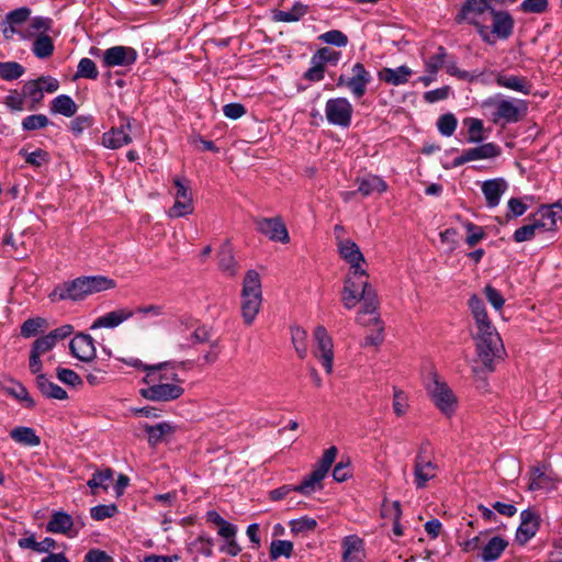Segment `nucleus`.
I'll use <instances>...</instances> for the list:
<instances>
[{
	"label": "nucleus",
	"mask_w": 562,
	"mask_h": 562,
	"mask_svg": "<svg viewBox=\"0 0 562 562\" xmlns=\"http://www.w3.org/2000/svg\"><path fill=\"white\" fill-rule=\"evenodd\" d=\"M338 254L348 265L349 273L345 279L341 301L346 308H353L359 302H363V313L372 314L378 310L379 301L374 289L368 281L367 263L359 246L351 239L338 236Z\"/></svg>",
	"instance_id": "1"
},
{
	"label": "nucleus",
	"mask_w": 562,
	"mask_h": 562,
	"mask_svg": "<svg viewBox=\"0 0 562 562\" xmlns=\"http://www.w3.org/2000/svg\"><path fill=\"white\" fill-rule=\"evenodd\" d=\"M115 283L113 280L102 276L80 277L70 282H64L57 285L49 294L52 301H79L87 295L113 289Z\"/></svg>",
	"instance_id": "2"
},
{
	"label": "nucleus",
	"mask_w": 562,
	"mask_h": 562,
	"mask_svg": "<svg viewBox=\"0 0 562 562\" xmlns=\"http://www.w3.org/2000/svg\"><path fill=\"white\" fill-rule=\"evenodd\" d=\"M482 106L492 111L491 120L494 124L502 125L519 122L528 111L527 101L501 94L484 100Z\"/></svg>",
	"instance_id": "3"
},
{
	"label": "nucleus",
	"mask_w": 562,
	"mask_h": 562,
	"mask_svg": "<svg viewBox=\"0 0 562 562\" xmlns=\"http://www.w3.org/2000/svg\"><path fill=\"white\" fill-rule=\"evenodd\" d=\"M240 297L243 319L245 324L251 325L262 303L261 280L257 271L249 270L245 274Z\"/></svg>",
	"instance_id": "4"
},
{
	"label": "nucleus",
	"mask_w": 562,
	"mask_h": 562,
	"mask_svg": "<svg viewBox=\"0 0 562 562\" xmlns=\"http://www.w3.org/2000/svg\"><path fill=\"white\" fill-rule=\"evenodd\" d=\"M492 20V30L483 24L480 20H473V25L476 27L483 42L494 45L497 40H507L514 30V20L506 11L490 10Z\"/></svg>",
	"instance_id": "5"
},
{
	"label": "nucleus",
	"mask_w": 562,
	"mask_h": 562,
	"mask_svg": "<svg viewBox=\"0 0 562 562\" xmlns=\"http://www.w3.org/2000/svg\"><path fill=\"white\" fill-rule=\"evenodd\" d=\"M474 340L479 358L492 371L494 369V360L502 359L505 353L504 345L497 330L476 333Z\"/></svg>",
	"instance_id": "6"
},
{
	"label": "nucleus",
	"mask_w": 562,
	"mask_h": 562,
	"mask_svg": "<svg viewBox=\"0 0 562 562\" xmlns=\"http://www.w3.org/2000/svg\"><path fill=\"white\" fill-rule=\"evenodd\" d=\"M427 392L436 407L446 416H451L457 408L458 402L451 389L441 381L436 373H432L426 384Z\"/></svg>",
	"instance_id": "7"
},
{
	"label": "nucleus",
	"mask_w": 562,
	"mask_h": 562,
	"mask_svg": "<svg viewBox=\"0 0 562 562\" xmlns=\"http://www.w3.org/2000/svg\"><path fill=\"white\" fill-rule=\"evenodd\" d=\"M372 81L371 74L361 63H356L351 67V75H340L337 79V87L347 88L353 98L360 99L367 93L368 86Z\"/></svg>",
	"instance_id": "8"
},
{
	"label": "nucleus",
	"mask_w": 562,
	"mask_h": 562,
	"mask_svg": "<svg viewBox=\"0 0 562 562\" xmlns=\"http://www.w3.org/2000/svg\"><path fill=\"white\" fill-rule=\"evenodd\" d=\"M353 108L347 98L328 99L325 114L329 124L347 128L351 124Z\"/></svg>",
	"instance_id": "9"
},
{
	"label": "nucleus",
	"mask_w": 562,
	"mask_h": 562,
	"mask_svg": "<svg viewBox=\"0 0 562 562\" xmlns=\"http://www.w3.org/2000/svg\"><path fill=\"white\" fill-rule=\"evenodd\" d=\"M315 347L313 355L324 367L327 374L333 372L334 344L324 326H317L313 333Z\"/></svg>",
	"instance_id": "10"
},
{
	"label": "nucleus",
	"mask_w": 562,
	"mask_h": 562,
	"mask_svg": "<svg viewBox=\"0 0 562 562\" xmlns=\"http://www.w3.org/2000/svg\"><path fill=\"white\" fill-rule=\"evenodd\" d=\"M182 382H172L164 384L148 385L140 389V395L153 402H169L179 398L184 390L181 386Z\"/></svg>",
	"instance_id": "11"
},
{
	"label": "nucleus",
	"mask_w": 562,
	"mask_h": 562,
	"mask_svg": "<svg viewBox=\"0 0 562 562\" xmlns=\"http://www.w3.org/2000/svg\"><path fill=\"white\" fill-rule=\"evenodd\" d=\"M137 52L130 46H112L103 52L102 65L108 68L130 67L137 60Z\"/></svg>",
	"instance_id": "12"
},
{
	"label": "nucleus",
	"mask_w": 562,
	"mask_h": 562,
	"mask_svg": "<svg viewBox=\"0 0 562 562\" xmlns=\"http://www.w3.org/2000/svg\"><path fill=\"white\" fill-rule=\"evenodd\" d=\"M173 184L177 189L175 193V203L169 209L168 215L177 218L189 215L193 212L192 196L190 189L179 178L173 179Z\"/></svg>",
	"instance_id": "13"
},
{
	"label": "nucleus",
	"mask_w": 562,
	"mask_h": 562,
	"mask_svg": "<svg viewBox=\"0 0 562 562\" xmlns=\"http://www.w3.org/2000/svg\"><path fill=\"white\" fill-rule=\"evenodd\" d=\"M257 229L273 241L285 244L290 240L288 229L281 217H263L256 221Z\"/></svg>",
	"instance_id": "14"
},
{
	"label": "nucleus",
	"mask_w": 562,
	"mask_h": 562,
	"mask_svg": "<svg viewBox=\"0 0 562 562\" xmlns=\"http://www.w3.org/2000/svg\"><path fill=\"white\" fill-rule=\"evenodd\" d=\"M438 465L430 459L422 456H416L414 460V484L416 488H425L428 482L437 476Z\"/></svg>",
	"instance_id": "15"
},
{
	"label": "nucleus",
	"mask_w": 562,
	"mask_h": 562,
	"mask_svg": "<svg viewBox=\"0 0 562 562\" xmlns=\"http://www.w3.org/2000/svg\"><path fill=\"white\" fill-rule=\"evenodd\" d=\"M143 382L148 385L182 382L175 368L168 363H159L146 367V375Z\"/></svg>",
	"instance_id": "16"
},
{
	"label": "nucleus",
	"mask_w": 562,
	"mask_h": 562,
	"mask_svg": "<svg viewBox=\"0 0 562 562\" xmlns=\"http://www.w3.org/2000/svg\"><path fill=\"white\" fill-rule=\"evenodd\" d=\"M495 82L498 87L524 94L529 95L532 90L531 81L524 76L507 74L504 71L495 72Z\"/></svg>",
	"instance_id": "17"
},
{
	"label": "nucleus",
	"mask_w": 562,
	"mask_h": 562,
	"mask_svg": "<svg viewBox=\"0 0 562 562\" xmlns=\"http://www.w3.org/2000/svg\"><path fill=\"white\" fill-rule=\"evenodd\" d=\"M131 130V121L124 119L120 126L112 127L102 135V145L110 149H117L128 145L132 142V136L130 135Z\"/></svg>",
	"instance_id": "18"
},
{
	"label": "nucleus",
	"mask_w": 562,
	"mask_h": 562,
	"mask_svg": "<svg viewBox=\"0 0 562 562\" xmlns=\"http://www.w3.org/2000/svg\"><path fill=\"white\" fill-rule=\"evenodd\" d=\"M69 349L74 357L83 362L95 358L97 350L93 338L88 334H78L69 342Z\"/></svg>",
	"instance_id": "19"
},
{
	"label": "nucleus",
	"mask_w": 562,
	"mask_h": 562,
	"mask_svg": "<svg viewBox=\"0 0 562 562\" xmlns=\"http://www.w3.org/2000/svg\"><path fill=\"white\" fill-rule=\"evenodd\" d=\"M469 308L476 326V333L496 330L487 315L484 302L476 295L469 300Z\"/></svg>",
	"instance_id": "20"
},
{
	"label": "nucleus",
	"mask_w": 562,
	"mask_h": 562,
	"mask_svg": "<svg viewBox=\"0 0 562 562\" xmlns=\"http://www.w3.org/2000/svg\"><path fill=\"white\" fill-rule=\"evenodd\" d=\"M520 525L516 532V541L520 544L527 543L539 528V517L530 509L522 510L520 514Z\"/></svg>",
	"instance_id": "21"
},
{
	"label": "nucleus",
	"mask_w": 562,
	"mask_h": 562,
	"mask_svg": "<svg viewBox=\"0 0 562 562\" xmlns=\"http://www.w3.org/2000/svg\"><path fill=\"white\" fill-rule=\"evenodd\" d=\"M507 188L508 184L503 178H495L484 181L481 186V189L485 198L486 205L491 209L496 207L499 204L501 198Z\"/></svg>",
	"instance_id": "22"
},
{
	"label": "nucleus",
	"mask_w": 562,
	"mask_h": 562,
	"mask_svg": "<svg viewBox=\"0 0 562 562\" xmlns=\"http://www.w3.org/2000/svg\"><path fill=\"white\" fill-rule=\"evenodd\" d=\"M133 316V310L126 307L117 308L95 318L90 328H115Z\"/></svg>",
	"instance_id": "23"
},
{
	"label": "nucleus",
	"mask_w": 562,
	"mask_h": 562,
	"mask_svg": "<svg viewBox=\"0 0 562 562\" xmlns=\"http://www.w3.org/2000/svg\"><path fill=\"white\" fill-rule=\"evenodd\" d=\"M412 75L413 70L408 66L402 65L396 68H382L378 72V78L391 86H402L408 82Z\"/></svg>",
	"instance_id": "24"
},
{
	"label": "nucleus",
	"mask_w": 562,
	"mask_h": 562,
	"mask_svg": "<svg viewBox=\"0 0 562 562\" xmlns=\"http://www.w3.org/2000/svg\"><path fill=\"white\" fill-rule=\"evenodd\" d=\"M342 561L344 562H363L364 548L363 540L356 535L347 536L342 539Z\"/></svg>",
	"instance_id": "25"
},
{
	"label": "nucleus",
	"mask_w": 562,
	"mask_h": 562,
	"mask_svg": "<svg viewBox=\"0 0 562 562\" xmlns=\"http://www.w3.org/2000/svg\"><path fill=\"white\" fill-rule=\"evenodd\" d=\"M375 312L376 310L372 314H364L362 307L357 317L358 323L363 326H376V329L364 338V346H378L383 341V327L380 325V318L376 316Z\"/></svg>",
	"instance_id": "26"
},
{
	"label": "nucleus",
	"mask_w": 562,
	"mask_h": 562,
	"mask_svg": "<svg viewBox=\"0 0 562 562\" xmlns=\"http://www.w3.org/2000/svg\"><path fill=\"white\" fill-rule=\"evenodd\" d=\"M488 0H467L459 14V20H467L473 24V20H480L481 15L490 14L494 10L487 3Z\"/></svg>",
	"instance_id": "27"
},
{
	"label": "nucleus",
	"mask_w": 562,
	"mask_h": 562,
	"mask_svg": "<svg viewBox=\"0 0 562 562\" xmlns=\"http://www.w3.org/2000/svg\"><path fill=\"white\" fill-rule=\"evenodd\" d=\"M358 190L362 196H369L373 193H383L387 190L386 182L374 175H368L357 179Z\"/></svg>",
	"instance_id": "28"
},
{
	"label": "nucleus",
	"mask_w": 562,
	"mask_h": 562,
	"mask_svg": "<svg viewBox=\"0 0 562 562\" xmlns=\"http://www.w3.org/2000/svg\"><path fill=\"white\" fill-rule=\"evenodd\" d=\"M36 385L45 397L59 401H64L68 397L67 392L52 382L45 374H38L36 376Z\"/></svg>",
	"instance_id": "29"
},
{
	"label": "nucleus",
	"mask_w": 562,
	"mask_h": 562,
	"mask_svg": "<svg viewBox=\"0 0 562 562\" xmlns=\"http://www.w3.org/2000/svg\"><path fill=\"white\" fill-rule=\"evenodd\" d=\"M13 441L25 447H37L41 443L40 437L31 427L20 426L10 431Z\"/></svg>",
	"instance_id": "30"
},
{
	"label": "nucleus",
	"mask_w": 562,
	"mask_h": 562,
	"mask_svg": "<svg viewBox=\"0 0 562 562\" xmlns=\"http://www.w3.org/2000/svg\"><path fill=\"white\" fill-rule=\"evenodd\" d=\"M53 21L49 18L44 16H35L29 20V24L26 27H22V38L30 40L34 36L43 34V32H47L52 27Z\"/></svg>",
	"instance_id": "31"
},
{
	"label": "nucleus",
	"mask_w": 562,
	"mask_h": 562,
	"mask_svg": "<svg viewBox=\"0 0 562 562\" xmlns=\"http://www.w3.org/2000/svg\"><path fill=\"white\" fill-rule=\"evenodd\" d=\"M501 154V148L494 143H485L477 147H472L465 149V159L479 160V159H490L497 157Z\"/></svg>",
	"instance_id": "32"
},
{
	"label": "nucleus",
	"mask_w": 562,
	"mask_h": 562,
	"mask_svg": "<svg viewBox=\"0 0 562 562\" xmlns=\"http://www.w3.org/2000/svg\"><path fill=\"white\" fill-rule=\"evenodd\" d=\"M218 266L220 269L229 277H233L237 273V262L233 255V249L231 248L228 243H225L218 252Z\"/></svg>",
	"instance_id": "33"
},
{
	"label": "nucleus",
	"mask_w": 562,
	"mask_h": 562,
	"mask_svg": "<svg viewBox=\"0 0 562 562\" xmlns=\"http://www.w3.org/2000/svg\"><path fill=\"white\" fill-rule=\"evenodd\" d=\"M507 541L502 537H493L482 550L481 558L484 562L497 560L507 547Z\"/></svg>",
	"instance_id": "34"
},
{
	"label": "nucleus",
	"mask_w": 562,
	"mask_h": 562,
	"mask_svg": "<svg viewBox=\"0 0 562 562\" xmlns=\"http://www.w3.org/2000/svg\"><path fill=\"white\" fill-rule=\"evenodd\" d=\"M72 518L64 512L55 513L47 524V531L54 533H67L72 527Z\"/></svg>",
	"instance_id": "35"
},
{
	"label": "nucleus",
	"mask_w": 562,
	"mask_h": 562,
	"mask_svg": "<svg viewBox=\"0 0 562 562\" xmlns=\"http://www.w3.org/2000/svg\"><path fill=\"white\" fill-rule=\"evenodd\" d=\"M77 109L75 101L67 94H60L52 102V112L61 114L66 117L74 116Z\"/></svg>",
	"instance_id": "36"
},
{
	"label": "nucleus",
	"mask_w": 562,
	"mask_h": 562,
	"mask_svg": "<svg viewBox=\"0 0 562 562\" xmlns=\"http://www.w3.org/2000/svg\"><path fill=\"white\" fill-rule=\"evenodd\" d=\"M143 427L148 435V442L150 446L158 445L162 441L165 436L173 431V427L167 422L159 423L154 426L145 424Z\"/></svg>",
	"instance_id": "37"
},
{
	"label": "nucleus",
	"mask_w": 562,
	"mask_h": 562,
	"mask_svg": "<svg viewBox=\"0 0 562 562\" xmlns=\"http://www.w3.org/2000/svg\"><path fill=\"white\" fill-rule=\"evenodd\" d=\"M32 52L40 59L48 58L54 52L53 40L46 34L37 35L33 42Z\"/></svg>",
	"instance_id": "38"
},
{
	"label": "nucleus",
	"mask_w": 562,
	"mask_h": 562,
	"mask_svg": "<svg viewBox=\"0 0 562 562\" xmlns=\"http://www.w3.org/2000/svg\"><path fill=\"white\" fill-rule=\"evenodd\" d=\"M538 212L548 222L549 229L554 232L558 221H562V203L557 202L551 205H542Z\"/></svg>",
	"instance_id": "39"
},
{
	"label": "nucleus",
	"mask_w": 562,
	"mask_h": 562,
	"mask_svg": "<svg viewBox=\"0 0 562 562\" xmlns=\"http://www.w3.org/2000/svg\"><path fill=\"white\" fill-rule=\"evenodd\" d=\"M22 93L24 98L30 99V110H35L36 106L43 101L44 93L42 92L40 85L35 80L26 81L23 85Z\"/></svg>",
	"instance_id": "40"
},
{
	"label": "nucleus",
	"mask_w": 562,
	"mask_h": 562,
	"mask_svg": "<svg viewBox=\"0 0 562 562\" xmlns=\"http://www.w3.org/2000/svg\"><path fill=\"white\" fill-rule=\"evenodd\" d=\"M5 392L16 398L24 407L32 408L35 405L34 400L30 396L24 385L13 381L11 386L4 387Z\"/></svg>",
	"instance_id": "41"
},
{
	"label": "nucleus",
	"mask_w": 562,
	"mask_h": 562,
	"mask_svg": "<svg viewBox=\"0 0 562 562\" xmlns=\"http://www.w3.org/2000/svg\"><path fill=\"white\" fill-rule=\"evenodd\" d=\"M305 13L306 7L301 3H296L290 10L277 11L273 19L278 22H297Z\"/></svg>",
	"instance_id": "42"
},
{
	"label": "nucleus",
	"mask_w": 562,
	"mask_h": 562,
	"mask_svg": "<svg viewBox=\"0 0 562 562\" xmlns=\"http://www.w3.org/2000/svg\"><path fill=\"white\" fill-rule=\"evenodd\" d=\"M25 72V68L16 61H2L0 63V78L5 81H12Z\"/></svg>",
	"instance_id": "43"
},
{
	"label": "nucleus",
	"mask_w": 562,
	"mask_h": 562,
	"mask_svg": "<svg viewBox=\"0 0 562 562\" xmlns=\"http://www.w3.org/2000/svg\"><path fill=\"white\" fill-rule=\"evenodd\" d=\"M291 338L294 349L301 359H305L307 356L306 338L307 333L301 327L291 328Z\"/></svg>",
	"instance_id": "44"
},
{
	"label": "nucleus",
	"mask_w": 562,
	"mask_h": 562,
	"mask_svg": "<svg viewBox=\"0 0 562 562\" xmlns=\"http://www.w3.org/2000/svg\"><path fill=\"white\" fill-rule=\"evenodd\" d=\"M98 76L99 71L97 69L95 63L92 59L85 57L79 60L75 78L95 80Z\"/></svg>",
	"instance_id": "45"
},
{
	"label": "nucleus",
	"mask_w": 562,
	"mask_h": 562,
	"mask_svg": "<svg viewBox=\"0 0 562 562\" xmlns=\"http://www.w3.org/2000/svg\"><path fill=\"white\" fill-rule=\"evenodd\" d=\"M324 476L317 471L313 470L312 473L306 476L301 484L295 485V492H299L304 495H308L316 490L317 486L321 485Z\"/></svg>",
	"instance_id": "46"
},
{
	"label": "nucleus",
	"mask_w": 562,
	"mask_h": 562,
	"mask_svg": "<svg viewBox=\"0 0 562 562\" xmlns=\"http://www.w3.org/2000/svg\"><path fill=\"white\" fill-rule=\"evenodd\" d=\"M31 18V10L26 7H21L10 11L5 15L4 23L9 25H15L18 29H22V25L26 23Z\"/></svg>",
	"instance_id": "47"
},
{
	"label": "nucleus",
	"mask_w": 562,
	"mask_h": 562,
	"mask_svg": "<svg viewBox=\"0 0 562 562\" xmlns=\"http://www.w3.org/2000/svg\"><path fill=\"white\" fill-rule=\"evenodd\" d=\"M315 63L321 64L323 67L326 64L336 65L340 58V53L329 47L319 48L313 56Z\"/></svg>",
	"instance_id": "48"
},
{
	"label": "nucleus",
	"mask_w": 562,
	"mask_h": 562,
	"mask_svg": "<svg viewBox=\"0 0 562 562\" xmlns=\"http://www.w3.org/2000/svg\"><path fill=\"white\" fill-rule=\"evenodd\" d=\"M293 552V543L288 540H274L270 546V555L272 559L280 557L290 558Z\"/></svg>",
	"instance_id": "49"
},
{
	"label": "nucleus",
	"mask_w": 562,
	"mask_h": 562,
	"mask_svg": "<svg viewBox=\"0 0 562 562\" xmlns=\"http://www.w3.org/2000/svg\"><path fill=\"white\" fill-rule=\"evenodd\" d=\"M337 456V448L330 447L323 453L321 460L317 462L315 467V471L321 473L324 477L326 476L327 472L329 471L331 464L335 461V458Z\"/></svg>",
	"instance_id": "50"
},
{
	"label": "nucleus",
	"mask_w": 562,
	"mask_h": 562,
	"mask_svg": "<svg viewBox=\"0 0 562 562\" xmlns=\"http://www.w3.org/2000/svg\"><path fill=\"white\" fill-rule=\"evenodd\" d=\"M446 56H447L446 49L442 46H440L438 48L437 53L435 55L430 56L425 61L426 70L429 74L436 75L438 72V70L445 66Z\"/></svg>",
	"instance_id": "51"
},
{
	"label": "nucleus",
	"mask_w": 562,
	"mask_h": 562,
	"mask_svg": "<svg viewBox=\"0 0 562 562\" xmlns=\"http://www.w3.org/2000/svg\"><path fill=\"white\" fill-rule=\"evenodd\" d=\"M46 321L42 317L29 318L21 326V335L24 338L33 337L45 327Z\"/></svg>",
	"instance_id": "52"
},
{
	"label": "nucleus",
	"mask_w": 562,
	"mask_h": 562,
	"mask_svg": "<svg viewBox=\"0 0 562 562\" xmlns=\"http://www.w3.org/2000/svg\"><path fill=\"white\" fill-rule=\"evenodd\" d=\"M49 120L44 114H32L23 119L22 128L24 131H35L46 127Z\"/></svg>",
	"instance_id": "53"
},
{
	"label": "nucleus",
	"mask_w": 562,
	"mask_h": 562,
	"mask_svg": "<svg viewBox=\"0 0 562 562\" xmlns=\"http://www.w3.org/2000/svg\"><path fill=\"white\" fill-rule=\"evenodd\" d=\"M457 124V119L451 113L439 116L437 121L438 131L441 133V135L447 137L451 136L454 133Z\"/></svg>",
	"instance_id": "54"
},
{
	"label": "nucleus",
	"mask_w": 562,
	"mask_h": 562,
	"mask_svg": "<svg viewBox=\"0 0 562 562\" xmlns=\"http://www.w3.org/2000/svg\"><path fill=\"white\" fill-rule=\"evenodd\" d=\"M19 155L23 156L25 161L34 167H41L49 159L48 154L43 149H36L31 153L26 151L25 149H21Z\"/></svg>",
	"instance_id": "55"
},
{
	"label": "nucleus",
	"mask_w": 562,
	"mask_h": 562,
	"mask_svg": "<svg viewBox=\"0 0 562 562\" xmlns=\"http://www.w3.org/2000/svg\"><path fill=\"white\" fill-rule=\"evenodd\" d=\"M57 379L69 386H78L82 383L81 378L71 369L58 367L56 370Z\"/></svg>",
	"instance_id": "56"
},
{
	"label": "nucleus",
	"mask_w": 562,
	"mask_h": 562,
	"mask_svg": "<svg viewBox=\"0 0 562 562\" xmlns=\"http://www.w3.org/2000/svg\"><path fill=\"white\" fill-rule=\"evenodd\" d=\"M319 40L326 44L337 47H344L348 43V37L339 30H331L319 35Z\"/></svg>",
	"instance_id": "57"
},
{
	"label": "nucleus",
	"mask_w": 562,
	"mask_h": 562,
	"mask_svg": "<svg viewBox=\"0 0 562 562\" xmlns=\"http://www.w3.org/2000/svg\"><path fill=\"white\" fill-rule=\"evenodd\" d=\"M112 479V470L106 469L104 471H97L93 473L92 477L88 481V486L92 490L101 487L103 490L108 488V482Z\"/></svg>",
	"instance_id": "58"
},
{
	"label": "nucleus",
	"mask_w": 562,
	"mask_h": 562,
	"mask_svg": "<svg viewBox=\"0 0 562 562\" xmlns=\"http://www.w3.org/2000/svg\"><path fill=\"white\" fill-rule=\"evenodd\" d=\"M464 123L468 126L469 142L477 143L482 140L483 122L479 119H467Z\"/></svg>",
	"instance_id": "59"
},
{
	"label": "nucleus",
	"mask_w": 562,
	"mask_h": 562,
	"mask_svg": "<svg viewBox=\"0 0 562 562\" xmlns=\"http://www.w3.org/2000/svg\"><path fill=\"white\" fill-rule=\"evenodd\" d=\"M316 525V520L311 517H302L290 522L291 531L294 533L312 531L315 529Z\"/></svg>",
	"instance_id": "60"
},
{
	"label": "nucleus",
	"mask_w": 562,
	"mask_h": 562,
	"mask_svg": "<svg viewBox=\"0 0 562 562\" xmlns=\"http://www.w3.org/2000/svg\"><path fill=\"white\" fill-rule=\"evenodd\" d=\"M465 228L468 232L465 241L469 245V247H474L479 241H481L485 237L483 228L471 222H468L465 224Z\"/></svg>",
	"instance_id": "61"
},
{
	"label": "nucleus",
	"mask_w": 562,
	"mask_h": 562,
	"mask_svg": "<svg viewBox=\"0 0 562 562\" xmlns=\"http://www.w3.org/2000/svg\"><path fill=\"white\" fill-rule=\"evenodd\" d=\"M537 235H539L537 233V226H535L532 223H530V224L524 225L515 231L514 240L516 243H524V241L531 240Z\"/></svg>",
	"instance_id": "62"
},
{
	"label": "nucleus",
	"mask_w": 562,
	"mask_h": 562,
	"mask_svg": "<svg viewBox=\"0 0 562 562\" xmlns=\"http://www.w3.org/2000/svg\"><path fill=\"white\" fill-rule=\"evenodd\" d=\"M116 512L117 507L114 504L98 505L91 508L90 515L95 520H103L105 518L113 517Z\"/></svg>",
	"instance_id": "63"
},
{
	"label": "nucleus",
	"mask_w": 562,
	"mask_h": 562,
	"mask_svg": "<svg viewBox=\"0 0 562 562\" xmlns=\"http://www.w3.org/2000/svg\"><path fill=\"white\" fill-rule=\"evenodd\" d=\"M56 344L57 342L47 334L37 338L33 342L31 350L42 356L43 353L50 351L56 346Z\"/></svg>",
	"instance_id": "64"
}]
</instances>
